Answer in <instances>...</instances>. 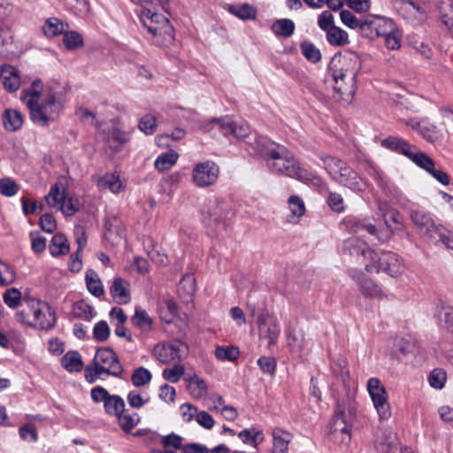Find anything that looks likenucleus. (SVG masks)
I'll return each instance as SVG.
<instances>
[{"mask_svg":"<svg viewBox=\"0 0 453 453\" xmlns=\"http://www.w3.org/2000/svg\"><path fill=\"white\" fill-rule=\"evenodd\" d=\"M127 399L128 404L135 409L142 408L150 401L148 395H142L138 390H131L128 393Z\"/></svg>","mask_w":453,"mask_h":453,"instance_id":"nucleus-60","label":"nucleus"},{"mask_svg":"<svg viewBox=\"0 0 453 453\" xmlns=\"http://www.w3.org/2000/svg\"><path fill=\"white\" fill-rule=\"evenodd\" d=\"M367 390L380 419L387 420L391 417V409L388 401L385 387L377 378H371L367 382Z\"/></svg>","mask_w":453,"mask_h":453,"instance_id":"nucleus-12","label":"nucleus"},{"mask_svg":"<svg viewBox=\"0 0 453 453\" xmlns=\"http://www.w3.org/2000/svg\"><path fill=\"white\" fill-rule=\"evenodd\" d=\"M272 453H288V445L293 440V434L280 427H274L272 431Z\"/></svg>","mask_w":453,"mask_h":453,"instance_id":"nucleus-22","label":"nucleus"},{"mask_svg":"<svg viewBox=\"0 0 453 453\" xmlns=\"http://www.w3.org/2000/svg\"><path fill=\"white\" fill-rule=\"evenodd\" d=\"M21 297H22L21 292L18 288H15L7 289L3 296L4 303L9 308H12V309H15L19 306V304L21 303Z\"/></svg>","mask_w":453,"mask_h":453,"instance_id":"nucleus-56","label":"nucleus"},{"mask_svg":"<svg viewBox=\"0 0 453 453\" xmlns=\"http://www.w3.org/2000/svg\"><path fill=\"white\" fill-rule=\"evenodd\" d=\"M110 336V327L106 321L100 320L93 327V337L97 342H105Z\"/></svg>","mask_w":453,"mask_h":453,"instance_id":"nucleus-61","label":"nucleus"},{"mask_svg":"<svg viewBox=\"0 0 453 453\" xmlns=\"http://www.w3.org/2000/svg\"><path fill=\"white\" fill-rule=\"evenodd\" d=\"M228 216L226 206L223 203L214 202L203 212V223L213 229L224 228L225 220Z\"/></svg>","mask_w":453,"mask_h":453,"instance_id":"nucleus-18","label":"nucleus"},{"mask_svg":"<svg viewBox=\"0 0 453 453\" xmlns=\"http://www.w3.org/2000/svg\"><path fill=\"white\" fill-rule=\"evenodd\" d=\"M68 25L56 17L49 18L42 26V31L47 37H55L63 35Z\"/></svg>","mask_w":453,"mask_h":453,"instance_id":"nucleus-31","label":"nucleus"},{"mask_svg":"<svg viewBox=\"0 0 453 453\" xmlns=\"http://www.w3.org/2000/svg\"><path fill=\"white\" fill-rule=\"evenodd\" d=\"M196 290L195 275L193 273H186L180 281L178 291L188 296H192Z\"/></svg>","mask_w":453,"mask_h":453,"instance_id":"nucleus-51","label":"nucleus"},{"mask_svg":"<svg viewBox=\"0 0 453 453\" xmlns=\"http://www.w3.org/2000/svg\"><path fill=\"white\" fill-rule=\"evenodd\" d=\"M110 294L118 304H127L131 300L130 284L121 277L113 279Z\"/></svg>","mask_w":453,"mask_h":453,"instance_id":"nucleus-20","label":"nucleus"},{"mask_svg":"<svg viewBox=\"0 0 453 453\" xmlns=\"http://www.w3.org/2000/svg\"><path fill=\"white\" fill-rule=\"evenodd\" d=\"M21 100L29 109L31 119L41 126L56 120L63 110V103L55 93L43 94L41 99L36 92H26Z\"/></svg>","mask_w":453,"mask_h":453,"instance_id":"nucleus-3","label":"nucleus"},{"mask_svg":"<svg viewBox=\"0 0 453 453\" xmlns=\"http://www.w3.org/2000/svg\"><path fill=\"white\" fill-rule=\"evenodd\" d=\"M215 356L219 360L234 361L239 357V350L234 346L218 347L215 349Z\"/></svg>","mask_w":453,"mask_h":453,"instance_id":"nucleus-58","label":"nucleus"},{"mask_svg":"<svg viewBox=\"0 0 453 453\" xmlns=\"http://www.w3.org/2000/svg\"><path fill=\"white\" fill-rule=\"evenodd\" d=\"M16 279V273L13 268L0 260V286H8L14 282Z\"/></svg>","mask_w":453,"mask_h":453,"instance_id":"nucleus-53","label":"nucleus"},{"mask_svg":"<svg viewBox=\"0 0 453 453\" xmlns=\"http://www.w3.org/2000/svg\"><path fill=\"white\" fill-rule=\"evenodd\" d=\"M380 144L383 148L403 154L406 157H410L411 150L415 149L414 145L397 136H388L383 139Z\"/></svg>","mask_w":453,"mask_h":453,"instance_id":"nucleus-24","label":"nucleus"},{"mask_svg":"<svg viewBox=\"0 0 453 453\" xmlns=\"http://www.w3.org/2000/svg\"><path fill=\"white\" fill-rule=\"evenodd\" d=\"M119 425L125 433H130L141 421L138 413L122 412L117 417Z\"/></svg>","mask_w":453,"mask_h":453,"instance_id":"nucleus-39","label":"nucleus"},{"mask_svg":"<svg viewBox=\"0 0 453 453\" xmlns=\"http://www.w3.org/2000/svg\"><path fill=\"white\" fill-rule=\"evenodd\" d=\"M178 315V307L172 299H165L162 302L159 308L160 319L165 323H172Z\"/></svg>","mask_w":453,"mask_h":453,"instance_id":"nucleus-35","label":"nucleus"},{"mask_svg":"<svg viewBox=\"0 0 453 453\" xmlns=\"http://www.w3.org/2000/svg\"><path fill=\"white\" fill-rule=\"evenodd\" d=\"M4 128L11 132L18 131L21 128L24 118L22 113L15 109H6L2 116Z\"/></svg>","mask_w":453,"mask_h":453,"instance_id":"nucleus-25","label":"nucleus"},{"mask_svg":"<svg viewBox=\"0 0 453 453\" xmlns=\"http://www.w3.org/2000/svg\"><path fill=\"white\" fill-rule=\"evenodd\" d=\"M295 23L289 19H276L271 26L272 32L278 37L288 38L295 32Z\"/></svg>","mask_w":453,"mask_h":453,"instance_id":"nucleus-30","label":"nucleus"},{"mask_svg":"<svg viewBox=\"0 0 453 453\" xmlns=\"http://www.w3.org/2000/svg\"><path fill=\"white\" fill-rule=\"evenodd\" d=\"M360 292L366 297L383 299L386 295L376 282L370 279H365L359 285Z\"/></svg>","mask_w":453,"mask_h":453,"instance_id":"nucleus-34","label":"nucleus"},{"mask_svg":"<svg viewBox=\"0 0 453 453\" xmlns=\"http://www.w3.org/2000/svg\"><path fill=\"white\" fill-rule=\"evenodd\" d=\"M29 310L28 314L32 316V321H26L25 311H19L16 314L18 320L29 324L31 326L41 330L52 329L57 321L55 311L44 302L31 298L26 301Z\"/></svg>","mask_w":453,"mask_h":453,"instance_id":"nucleus-7","label":"nucleus"},{"mask_svg":"<svg viewBox=\"0 0 453 453\" xmlns=\"http://www.w3.org/2000/svg\"><path fill=\"white\" fill-rule=\"evenodd\" d=\"M340 18L342 22L348 27L351 29H356L360 27V23L362 19H357L351 12L348 10H342L340 12Z\"/></svg>","mask_w":453,"mask_h":453,"instance_id":"nucleus-64","label":"nucleus"},{"mask_svg":"<svg viewBox=\"0 0 453 453\" xmlns=\"http://www.w3.org/2000/svg\"><path fill=\"white\" fill-rule=\"evenodd\" d=\"M132 324L140 328L142 332H149L152 329L153 320L148 312L140 308H135L134 314L131 318Z\"/></svg>","mask_w":453,"mask_h":453,"instance_id":"nucleus-32","label":"nucleus"},{"mask_svg":"<svg viewBox=\"0 0 453 453\" xmlns=\"http://www.w3.org/2000/svg\"><path fill=\"white\" fill-rule=\"evenodd\" d=\"M302 54L304 58L312 63H318L321 59L320 50L310 42H303L300 45Z\"/></svg>","mask_w":453,"mask_h":453,"instance_id":"nucleus-50","label":"nucleus"},{"mask_svg":"<svg viewBox=\"0 0 453 453\" xmlns=\"http://www.w3.org/2000/svg\"><path fill=\"white\" fill-rule=\"evenodd\" d=\"M344 416V411H336L332 425L331 439L334 441H338V437L341 435L342 436V439H341L340 442H342L344 445H347L350 441V432L346 424Z\"/></svg>","mask_w":453,"mask_h":453,"instance_id":"nucleus-21","label":"nucleus"},{"mask_svg":"<svg viewBox=\"0 0 453 453\" xmlns=\"http://www.w3.org/2000/svg\"><path fill=\"white\" fill-rule=\"evenodd\" d=\"M124 368L115 351L108 347L97 349L93 362L85 369V379L88 383L96 382L103 374L120 378Z\"/></svg>","mask_w":453,"mask_h":453,"instance_id":"nucleus-5","label":"nucleus"},{"mask_svg":"<svg viewBox=\"0 0 453 453\" xmlns=\"http://www.w3.org/2000/svg\"><path fill=\"white\" fill-rule=\"evenodd\" d=\"M182 440L181 436L174 433L163 436L161 442L165 450L158 453H176L178 449L182 450Z\"/></svg>","mask_w":453,"mask_h":453,"instance_id":"nucleus-37","label":"nucleus"},{"mask_svg":"<svg viewBox=\"0 0 453 453\" xmlns=\"http://www.w3.org/2000/svg\"><path fill=\"white\" fill-rule=\"evenodd\" d=\"M397 13L412 26L422 24L426 19V11L412 0H394Z\"/></svg>","mask_w":453,"mask_h":453,"instance_id":"nucleus-15","label":"nucleus"},{"mask_svg":"<svg viewBox=\"0 0 453 453\" xmlns=\"http://www.w3.org/2000/svg\"><path fill=\"white\" fill-rule=\"evenodd\" d=\"M20 189L19 185L10 177L0 179V194L6 197L14 196Z\"/></svg>","mask_w":453,"mask_h":453,"instance_id":"nucleus-49","label":"nucleus"},{"mask_svg":"<svg viewBox=\"0 0 453 453\" xmlns=\"http://www.w3.org/2000/svg\"><path fill=\"white\" fill-rule=\"evenodd\" d=\"M255 153L259 154L267 162L271 173L294 178L301 181L319 182L320 179L300 166L298 160L283 145L275 143L265 136H254Z\"/></svg>","mask_w":453,"mask_h":453,"instance_id":"nucleus-1","label":"nucleus"},{"mask_svg":"<svg viewBox=\"0 0 453 453\" xmlns=\"http://www.w3.org/2000/svg\"><path fill=\"white\" fill-rule=\"evenodd\" d=\"M29 238L31 241V249L35 253L40 254L45 250L47 240L38 231L30 232Z\"/></svg>","mask_w":453,"mask_h":453,"instance_id":"nucleus-59","label":"nucleus"},{"mask_svg":"<svg viewBox=\"0 0 453 453\" xmlns=\"http://www.w3.org/2000/svg\"><path fill=\"white\" fill-rule=\"evenodd\" d=\"M257 323L259 336L266 339L269 345L275 344L280 332L276 319L271 317L267 313L261 312L257 316Z\"/></svg>","mask_w":453,"mask_h":453,"instance_id":"nucleus-17","label":"nucleus"},{"mask_svg":"<svg viewBox=\"0 0 453 453\" xmlns=\"http://www.w3.org/2000/svg\"><path fill=\"white\" fill-rule=\"evenodd\" d=\"M188 390L193 397L201 398L207 393L206 382L203 379L194 376L189 380Z\"/></svg>","mask_w":453,"mask_h":453,"instance_id":"nucleus-48","label":"nucleus"},{"mask_svg":"<svg viewBox=\"0 0 453 453\" xmlns=\"http://www.w3.org/2000/svg\"><path fill=\"white\" fill-rule=\"evenodd\" d=\"M0 78L4 87L9 92H15L19 88L20 78L19 71L11 65H4L0 68Z\"/></svg>","mask_w":453,"mask_h":453,"instance_id":"nucleus-23","label":"nucleus"},{"mask_svg":"<svg viewBox=\"0 0 453 453\" xmlns=\"http://www.w3.org/2000/svg\"><path fill=\"white\" fill-rule=\"evenodd\" d=\"M360 69V61L356 53L334 55L330 62V70L334 81V98L349 104L356 92V77Z\"/></svg>","mask_w":453,"mask_h":453,"instance_id":"nucleus-2","label":"nucleus"},{"mask_svg":"<svg viewBox=\"0 0 453 453\" xmlns=\"http://www.w3.org/2000/svg\"><path fill=\"white\" fill-rule=\"evenodd\" d=\"M408 158L426 172L433 170V167L435 166L434 160L428 155L421 151H416V148L411 150Z\"/></svg>","mask_w":453,"mask_h":453,"instance_id":"nucleus-40","label":"nucleus"},{"mask_svg":"<svg viewBox=\"0 0 453 453\" xmlns=\"http://www.w3.org/2000/svg\"><path fill=\"white\" fill-rule=\"evenodd\" d=\"M91 399L95 403H103L105 412L112 417H118L125 411V402L117 395L110 393L101 386L91 389Z\"/></svg>","mask_w":453,"mask_h":453,"instance_id":"nucleus-13","label":"nucleus"},{"mask_svg":"<svg viewBox=\"0 0 453 453\" xmlns=\"http://www.w3.org/2000/svg\"><path fill=\"white\" fill-rule=\"evenodd\" d=\"M384 217L386 228L383 230H379L377 226H375L372 223H368L366 221L356 219L349 220V228L355 234H360L362 231L365 230L369 234L376 237L378 241L382 242H387L391 238L394 232V228L390 225L389 219L398 224L399 213L393 211L384 215Z\"/></svg>","mask_w":453,"mask_h":453,"instance_id":"nucleus-10","label":"nucleus"},{"mask_svg":"<svg viewBox=\"0 0 453 453\" xmlns=\"http://www.w3.org/2000/svg\"><path fill=\"white\" fill-rule=\"evenodd\" d=\"M343 252L351 257H356L364 265L377 258V254L368 247L366 242L357 237L349 238L344 242Z\"/></svg>","mask_w":453,"mask_h":453,"instance_id":"nucleus-16","label":"nucleus"},{"mask_svg":"<svg viewBox=\"0 0 453 453\" xmlns=\"http://www.w3.org/2000/svg\"><path fill=\"white\" fill-rule=\"evenodd\" d=\"M63 44L67 50H76L83 47L82 35L76 31H65L63 34Z\"/></svg>","mask_w":453,"mask_h":453,"instance_id":"nucleus-45","label":"nucleus"},{"mask_svg":"<svg viewBox=\"0 0 453 453\" xmlns=\"http://www.w3.org/2000/svg\"><path fill=\"white\" fill-rule=\"evenodd\" d=\"M61 365L69 372H79L83 368L81 354L76 350L67 351L61 358Z\"/></svg>","mask_w":453,"mask_h":453,"instance_id":"nucleus-26","label":"nucleus"},{"mask_svg":"<svg viewBox=\"0 0 453 453\" xmlns=\"http://www.w3.org/2000/svg\"><path fill=\"white\" fill-rule=\"evenodd\" d=\"M185 372V368L180 365H174L172 368H167L163 371V377L165 380L176 383L180 380Z\"/></svg>","mask_w":453,"mask_h":453,"instance_id":"nucleus-63","label":"nucleus"},{"mask_svg":"<svg viewBox=\"0 0 453 453\" xmlns=\"http://www.w3.org/2000/svg\"><path fill=\"white\" fill-rule=\"evenodd\" d=\"M411 219L418 231L430 239L435 238L436 234L441 228L437 226L433 218L421 211H414L411 214Z\"/></svg>","mask_w":453,"mask_h":453,"instance_id":"nucleus-19","label":"nucleus"},{"mask_svg":"<svg viewBox=\"0 0 453 453\" xmlns=\"http://www.w3.org/2000/svg\"><path fill=\"white\" fill-rule=\"evenodd\" d=\"M326 40L333 46H344L349 43L348 34L338 27L326 32Z\"/></svg>","mask_w":453,"mask_h":453,"instance_id":"nucleus-43","label":"nucleus"},{"mask_svg":"<svg viewBox=\"0 0 453 453\" xmlns=\"http://www.w3.org/2000/svg\"><path fill=\"white\" fill-rule=\"evenodd\" d=\"M288 205L291 211L289 222L294 221L292 219H299L305 213L304 203L298 196H291L288 198Z\"/></svg>","mask_w":453,"mask_h":453,"instance_id":"nucleus-47","label":"nucleus"},{"mask_svg":"<svg viewBox=\"0 0 453 453\" xmlns=\"http://www.w3.org/2000/svg\"><path fill=\"white\" fill-rule=\"evenodd\" d=\"M178 157L179 155L173 150L162 153L155 160V167L160 172L167 171L176 164Z\"/></svg>","mask_w":453,"mask_h":453,"instance_id":"nucleus-38","label":"nucleus"},{"mask_svg":"<svg viewBox=\"0 0 453 453\" xmlns=\"http://www.w3.org/2000/svg\"><path fill=\"white\" fill-rule=\"evenodd\" d=\"M205 128L207 131H211L213 128H217L222 131L225 135L230 134L237 139L244 140L255 152V147L252 143H255L254 136L259 134L252 133L250 125L247 123L237 124L234 122L231 118L226 116L221 119H211Z\"/></svg>","mask_w":453,"mask_h":453,"instance_id":"nucleus-8","label":"nucleus"},{"mask_svg":"<svg viewBox=\"0 0 453 453\" xmlns=\"http://www.w3.org/2000/svg\"><path fill=\"white\" fill-rule=\"evenodd\" d=\"M152 375L150 372L141 366L135 369L132 374L131 380L135 387H142L151 380Z\"/></svg>","mask_w":453,"mask_h":453,"instance_id":"nucleus-52","label":"nucleus"},{"mask_svg":"<svg viewBox=\"0 0 453 453\" xmlns=\"http://www.w3.org/2000/svg\"><path fill=\"white\" fill-rule=\"evenodd\" d=\"M321 160L327 173L339 185L356 192L366 188V181L343 160L332 156L322 157Z\"/></svg>","mask_w":453,"mask_h":453,"instance_id":"nucleus-6","label":"nucleus"},{"mask_svg":"<svg viewBox=\"0 0 453 453\" xmlns=\"http://www.w3.org/2000/svg\"><path fill=\"white\" fill-rule=\"evenodd\" d=\"M228 11L233 15L243 20L254 19L257 16L256 8L249 4L230 5Z\"/></svg>","mask_w":453,"mask_h":453,"instance_id":"nucleus-36","label":"nucleus"},{"mask_svg":"<svg viewBox=\"0 0 453 453\" xmlns=\"http://www.w3.org/2000/svg\"><path fill=\"white\" fill-rule=\"evenodd\" d=\"M219 175V165L211 160L196 164L192 171L193 182L199 188H207L215 184Z\"/></svg>","mask_w":453,"mask_h":453,"instance_id":"nucleus-14","label":"nucleus"},{"mask_svg":"<svg viewBox=\"0 0 453 453\" xmlns=\"http://www.w3.org/2000/svg\"><path fill=\"white\" fill-rule=\"evenodd\" d=\"M96 185L99 190L109 189L114 194H118L123 189L119 176L115 173H106L99 177L96 180Z\"/></svg>","mask_w":453,"mask_h":453,"instance_id":"nucleus-27","label":"nucleus"},{"mask_svg":"<svg viewBox=\"0 0 453 453\" xmlns=\"http://www.w3.org/2000/svg\"><path fill=\"white\" fill-rule=\"evenodd\" d=\"M428 380L431 387L436 389H441L444 387L447 375L445 371L442 369H434L431 372Z\"/></svg>","mask_w":453,"mask_h":453,"instance_id":"nucleus-62","label":"nucleus"},{"mask_svg":"<svg viewBox=\"0 0 453 453\" xmlns=\"http://www.w3.org/2000/svg\"><path fill=\"white\" fill-rule=\"evenodd\" d=\"M63 4L67 10L78 17H86L89 12L88 0H65Z\"/></svg>","mask_w":453,"mask_h":453,"instance_id":"nucleus-44","label":"nucleus"},{"mask_svg":"<svg viewBox=\"0 0 453 453\" xmlns=\"http://www.w3.org/2000/svg\"><path fill=\"white\" fill-rule=\"evenodd\" d=\"M188 344L179 339L159 342L153 349L154 357L163 364L180 362L188 357Z\"/></svg>","mask_w":453,"mask_h":453,"instance_id":"nucleus-9","label":"nucleus"},{"mask_svg":"<svg viewBox=\"0 0 453 453\" xmlns=\"http://www.w3.org/2000/svg\"><path fill=\"white\" fill-rule=\"evenodd\" d=\"M66 195L65 189L60 188L58 183H55L44 198L50 207L60 211L61 205L66 200Z\"/></svg>","mask_w":453,"mask_h":453,"instance_id":"nucleus-29","label":"nucleus"},{"mask_svg":"<svg viewBox=\"0 0 453 453\" xmlns=\"http://www.w3.org/2000/svg\"><path fill=\"white\" fill-rule=\"evenodd\" d=\"M436 315L440 323L453 333V309L451 307H437Z\"/></svg>","mask_w":453,"mask_h":453,"instance_id":"nucleus-54","label":"nucleus"},{"mask_svg":"<svg viewBox=\"0 0 453 453\" xmlns=\"http://www.w3.org/2000/svg\"><path fill=\"white\" fill-rule=\"evenodd\" d=\"M157 127V118L151 114H146L140 119L138 127L145 134H152Z\"/></svg>","mask_w":453,"mask_h":453,"instance_id":"nucleus-55","label":"nucleus"},{"mask_svg":"<svg viewBox=\"0 0 453 453\" xmlns=\"http://www.w3.org/2000/svg\"><path fill=\"white\" fill-rule=\"evenodd\" d=\"M139 18L147 30L148 38L154 44L166 47L173 42L174 29L168 18L146 8L141 11Z\"/></svg>","mask_w":453,"mask_h":453,"instance_id":"nucleus-4","label":"nucleus"},{"mask_svg":"<svg viewBox=\"0 0 453 453\" xmlns=\"http://www.w3.org/2000/svg\"><path fill=\"white\" fill-rule=\"evenodd\" d=\"M412 129L417 130L428 142H434L438 137L436 127L426 120L418 121L415 126H412Z\"/></svg>","mask_w":453,"mask_h":453,"instance_id":"nucleus-42","label":"nucleus"},{"mask_svg":"<svg viewBox=\"0 0 453 453\" xmlns=\"http://www.w3.org/2000/svg\"><path fill=\"white\" fill-rule=\"evenodd\" d=\"M85 280L88 290L93 296L100 297L104 294V289L102 281L98 274L95 271H87Z\"/></svg>","mask_w":453,"mask_h":453,"instance_id":"nucleus-33","label":"nucleus"},{"mask_svg":"<svg viewBox=\"0 0 453 453\" xmlns=\"http://www.w3.org/2000/svg\"><path fill=\"white\" fill-rule=\"evenodd\" d=\"M375 21L376 22L372 24L375 27L374 34H372L373 39L388 35L395 29V24L389 19L376 15Z\"/></svg>","mask_w":453,"mask_h":453,"instance_id":"nucleus-41","label":"nucleus"},{"mask_svg":"<svg viewBox=\"0 0 453 453\" xmlns=\"http://www.w3.org/2000/svg\"><path fill=\"white\" fill-rule=\"evenodd\" d=\"M376 15L369 14L362 19L360 23L359 31L362 35L373 40V35L375 31V27L372 25L375 23Z\"/></svg>","mask_w":453,"mask_h":453,"instance_id":"nucleus-57","label":"nucleus"},{"mask_svg":"<svg viewBox=\"0 0 453 453\" xmlns=\"http://www.w3.org/2000/svg\"><path fill=\"white\" fill-rule=\"evenodd\" d=\"M73 315L76 319L90 320L94 317V309L84 301H80L73 304Z\"/></svg>","mask_w":453,"mask_h":453,"instance_id":"nucleus-46","label":"nucleus"},{"mask_svg":"<svg viewBox=\"0 0 453 453\" xmlns=\"http://www.w3.org/2000/svg\"><path fill=\"white\" fill-rule=\"evenodd\" d=\"M50 253L52 257L66 255L70 251L67 238L63 234H56L49 245Z\"/></svg>","mask_w":453,"mask_h":453,"instance_id":"nucleus-28","label":"nucleus"},{"mask_svg":"<svg viewBox=\"0 0 453 453\" xmlns=\"http://www.w3.org/2000/svg\"><path fill=\"white\" fill-rule=\"evenodd\" d=\"M365 268L368 273H379L382 271L391 277H398L403 273V265L400 257L390 251L377 254V258L365 263Z\"/></svg>","mask_w":453,"mask_h":453,"instance_id":"nucleus-11","label":"nucleus"}]
</instances>
